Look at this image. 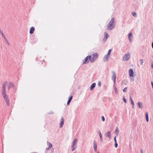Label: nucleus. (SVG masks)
<instances>
[{
  "label": "nucleus",
  "instance_id": "nucleus-1",
  "mask_svg": "<svg viewBox=\"0 0 153 153\" xmlns=\"http://www.w3.org/2000/svg\"><path fill=\"white\" fill-rule=\"evenodd\" d=\"M7 84L6 82H3L2 84V87L1 89V94L5 101L6 104L7 106L10 105L9 100L8 97L6 95V86Z\"/></svg>",
  "mask_w": 153,
  "mask_h": 153
},
{
  "label": "nucleus",
  "instance_id": "nucleus-2",
  "mask_svg": "<svg viewBox=\"0 0 153 153\" xmlns=\"http://www.w3.org/2000/svg\"><path fill=\"white\" fill-rule=\"evenodd\" d=\"M115 18H113L108 24L107 26V29L108 30H111L114 29L115 26V24L114 23Z\"/></svg>",
  "mask_w": 153,
  "mask_h": 153
},
{
  "label": "nucleus",
  "instance_id": "nucleus-3",
  "mask_svg": "<svg viewBox=\"0 0 153 153\" xmlns=\"http://www.w3.org/2000/svg\"><path fill=\"white\" fill-rule=\"evenodd\" d=\"M91 55L88 56L86 58L83 60V64H88L90 61L91 60Z\"/></svg>",
  "mask_w": 153,
  "mask_h": 153
},
{
  "label": "nucleus",
  "instance_id": "nucleus-4",
  "mask_svg": "<svg viewBox=\"0 0 153 153\" xmlns=\"http://www.w3.org/2000/svg\"><path fill=\"white\" fill-rule=\"evenodd\" d=\"M92 58L91 60V63H93L98 58V54L97 53H95L92 54Z\"/></svg>",
  "mask_w": 153,
  "mask_h": 153
},
{
  "label": "nucleus",
  "instance_id": "nucleus-5",
  "mask_svg": "<svg viewBox=\"0 0 153 153\" xmlns=\"http://www.w3.org/2000/svg\"><path fill=\"white\" fill-rule=\"evenodd\" d=\"M6 82H7V84L6 85V86L7 85L8 90H9L10 88H12V87L13 88V89H14L15 87H14V86L13 83H12V82H9L8 83V84H7V81H6Z\"/></svg>",
  "mask_w": 153,
  "mask_h": 153
},
{
  "label": "nucleus",
  "instance_id": "nucleus-6",
  "mask_svg": "<svg viewBox=\"0 0 153 153\" xmlns=\"http://www.w3.org/2000/svg\"><path fill=\"white\" fill-rule=\"evenodd\" d=\"M130 58L129 53H127L125 55L123 58V59L124 61H126L128 60Z\"/></svg>",
  "mask_w": 153,
  "mask_h": 153
},
{
  "label": "nucleus",
  "instance_id": "nucleus-7",
  "mask_svg": "<svg viewBox=\"0 0 153 153\" xmlns=\"http://www.w3.org/2000/svg\"><path fill=\"white\" fill-rule=\"evenodd\" d=\"M113 75L111 77V79L113 81L114 83L115 84L116 82V75L114 71H113L112 72Z\"/></svg>",
  "mask_w": 153,
  "mask_h": 153
},
{
  "label": "nucleus",
  "instance_id": "nucleus-8",
  "mask_svg": "<svg viewBox=\"0 0 153 153\" xmlns=\"http://www.w3.org/2000/svg\"><path fill=\"white\" fill-rule=\"evenodd\" d=\"M64 121L63 117H62L60 120V122L59 124L60 126L59 127L60 128H61L62 127L64 124Z\"/></svg>",
  "mask_w": 153,
  "mask_h": 153
},
{
  "label": "nucleus",
  "instance_id": "nucleus-9",
  "mask_svg": "<svg viewBox=\"0 0 153 153\" xmlns=\"http://www.w3.org/2000/svg\"><path fill=\"white\" fill-rule=\"evenodd\" d=\"M104 35L105 37L103 39V41L104 42H105L108 37L109 35L107 32H105L104 33Z\"/></svg>",
  "mask_w": 153,
  "mask_h": 153
},
{
  "label": "nucleus",
  "instance_id": "nucleus-10",
  "mask_svg": "<svg viewBox=\"0 0 153 153\" xmlns=\"http://www.w3.org/2000/svg\"><path fill=\"white\" fill-rule=\"evenodd\" d=\"M129 76L130 77H133L134 76V72L133 70L131 68L129 70Z\"/></svg>",
  "mask_w": 153,
  "mask_h": 153
},
{
  "label": "nucleus",
  "instance_id": "nucleus-11",
  "mask_svg": "<svg viewBox=\"0 0 153 153\" xmlns=\"http://www.w3.org/2000/svg\"><path fill=\"white\" fill-rule=\"evenodd\" d=\"M105 135L106 137H107L109 138H111V132L110 131H108L107 132H105Z\"/></svg>",
  "mask_w": 153,
  "mask_h": 153
},
{
  "label": "nucleus",
  "instance_id": "nucleus-12",
  "mask_svg": "<svg viewBox=\"0 0 153 153\" xmlns=\"http://www.w3.org/2000/svg\"><path fill=\"white\" fill-rule=\"evenodd\" d=\"M97 145L96 141L95 140L94 141V150L95 151H96L97 150Z\"/></svg>",
  "mask_w": 153,
  "mask_h": 153
},
{
  "label": "nucleus",
  "instance_id": "nucleus-13",
  "mask_svg": "<svg viewBox=\"0 0 153 153\" xmlns=\"http://www.w3.org/2000/svg\"><path fill=\"white\" fill-rule=\"evenodd\" d=\"M138 107L140 109H142L143 107L142 103L140 102H138L137 103Z\"/></svg>",
  "mask_w": 153,
  "mask_h": 153
},
{
  "label": "nucleus",
  "instance_id": "nucleus-14",
  "mask_svg": "<svg viewBox=\"0 0 153 153\" xmlns=\"http://www.w3.org/2000/svg\"><path fill=\"white\" fill-rule=\"evenodd\" d=\"M96 86V83H93L91 86L90 87V90L92 91L93 89Z\"/></svg>",
  "mask_w": 153,
  "mask_h": 153
},
{
  "label": "nucleus",
  "instance_id": "nucleus-15",
  "mask_svg": "<svg viewBox=\"0 0 153 153\" xmlns=\"http://www.w3.org/2000/svg\"><path fill=\"white\" fill-rule=\"evenodd\" d=\"M130 101L131 102V103L132 105V106L133 108H134V102L133 101V100L131 98V96H130Z\"/></svg>",
  "mask_w": 153,
  "mask_h": 153
},
{
  "label": "nucleus",
  "instance_id": "nucleus-16",
  "mask_svg": "<svg viewBox=\"0 0 153 153\" xmlns=\"http://www.w3.org/2000/svg\"><path fill=\"white\" fill-rule=\"evenodd\" d=\"M35 30V28L34 27H32L30 29V34H32L33 33V32Z\"/></svg>",
  "mask_w": 153,
  "mask_h": 153
},
{
  "label": "nucleus",
  "instance_id": "nucleus-17",
  "mask_svg": "<svg viewBox=\"0 0 153 153\" xmlns=\"http://www.w3.org/2000/svg\"><path fill=\"white\" fill-rule=\"evenodd\" d=\"M109 56L106 55H105L103 58V61L104 62H106L108 59V57Z\"/></svg>",
  "mask_w": 153,
  "mask_h": 153
},
{
  "label": "nucleus",
  "instance_id": "nucleus-18",
  "mask_svg": "<svg viewBox=\"0 0 153 153\" xmlns=\"http://www.w3.org/2000/svg\"><path fill=\"white\" fill-rule=\"evenodd\" d=\"M2 37L4 38V40L7 43V45H10V43L8 41L7 39L5 37V36L4 34H3L2 35Z\"/></svg>",
  "mask_w": 153,
  "mask_h": 153
},
{
  "label": "nucleus",
  "instance_id": "nucleus-19",
  "mask_svg": "<svg viewBox=\"0 0 153 153\" xmlns=\"http://www.w3.org/2000/svg\"><path fill=\"white\" fill-rule=\"evenodd\" d=\"M145 116H146V121L147 122H148L149 121V119L148 114V112H146V113Z\"/></svg>",
  "mask_w": 153,
  "mask_h": 153
},
{
  "label": "nucleus",
  "instance_id": "nucleus-20",
  "mask_svg": "<svg viewBox=\"0 0 153 153\" xmlns=\"http://www.w3.org/2000/svg\"><path fill=\"white\" fill-rule=\"evenodd\" d=\"M77 139L76 138H74V140L73 141V142H72V143H73L72 145H76L77 143Z\"/></svg>",
  "mask_w": 153,
  "mask_h": 153
},
{
  "label": "nucleus",
  "instance_id": "nucleus-21",
  "mask_svg": "<svg viewBox=\"0 0 153 153\" xmlns=\"http://www.w3.org/2000/svg\"><path fill=\"white\" fill-rule=\"evenodd\" d=\"M76 148V145H72L71 147L72 151H73Z\"/></svg>",
  "mask_w": 153,
  "mask_h": 153
},
{
  "label": "nucleus",
  "instance_id": "nucleus-22",
  "mask_svg": "<svg viewBox=\"0 0 153 153\" xmlns=\"http://www.w3.org/2000/svg\"><path fill=\"white\" fill-rule=\"evenodd\" d=\"M119 130L118 128L117 127L115 130V134L117 135H118L119 133Z\"/></svg>",
  "mask_w": 153,
  "mask_h": 153
},
{
  "label": "nucleus",
  "instance_id": "nucleus-23",
  "mask_svg": "<svg viewBox=\"0 0 153 153\" xmlns=\"http://www.w3.org/2000/svg\"><path fill=\"white\" fill-rule=\"evenodd\" d=\"M98 133L99 134V136H100V139L101 141H102V135L101 134V133L100 131H99Z\"/></svg>",
  "mask_w": 153,
  "mask_h": 153
},
{
  "label": "nucleus",
  "instance_id": "nucleus-24",
  "mask_svg": "<svg viewBox=\"0 0 153 153\" xmlns=\"http://www.w3.org/2000/svg\"><path fill=\"white\" fill-rule=\"evenodd\" d=\"M113 87L114 88L115 93L116 94H117V88L115 85V84L114 83V84L113 85Z\"/></svg>",
  "mask_w": 153,
  "mask_h": 153
},
{
  "label": "nucleus",
  "instance_id": "nucleus-25",
  "mask_svg": "<svg viewBox=\"0 0 153 153\" xmlns=\"http://www.w3.org/2000/svg\"><path fill=\"white\" fill-rule=\"evenodd\" d=\"M47 143H48V145L49 146V148H51L52 146V144L50 143L48 141L47 142Z\"/></svg>",
  "mask_w": 153,
  "mask_h": 153
},
{
  "label": "nucleus",
  "instance_id": "nucleus-26",
  "mask_svg": "<svg viewBox=\"0 0 153 153\" xmlns=\"http://www.w3.org/2000/svg\"><path fill=\"white\" fill-rule=\"evenodd\" d=\"M126 83H127V82H126V80H123L122 81V83L121 85V86H122L123 83H124V84L125 85H126Z\"/></svg>",
  "mask_w": 153,
  "mask_h": 153
},
{
  "label": "nucleus",
  "instance_id": "nucleus-27",
  "mask_svg": "<svg viewBox=\"0 0 153 153\" xmlns=\"http://www.w3.org/2000/svg\"><path fill=\"white\" fill-rule=\"evenodd\" d=\"M140 64L141 65H143V63L144 62V60L143 59H141L140 60Z\"/></svg>",
  "mask_w": 153,
  "mask_h": 153
},
{
  "label": "nucleus",
  "instance_id": "nucleus-28",
  "mask_svg": "<svg viewBox=\"0 0 153 153\" xmlns=\"http://www.w3.org/2000/svg\"><path fill=\"white\" fill-rule=\"evenodd\" d=\"M73 98V96L72 95H70L69 96V98H68V100H70L71 101L72 99Z\"/></svg>",
  "mask_w": 153,
  "mask_h": 153
},
{
  "label": "nucleus",
  "instance_id": "nucleus-29",
  "mask_svg": "<svg viewBox=\"0 0 153 153\" xmlns=\"http://www.w3.org/2000/svg\"><path fill=\"white\" fill-rule=\"evenodd\" d=\"M111 49H110V50H109L108 51V53L107 54V55H108V56H109L110 55V54L111 52Z\"/></svg>",
  "mask_w": 153,
  "mask_h": 153
},
{
  "label": "nucleus",
  "instance_id": "nucleus-30",
  "mask_svg": "<svg viewBox=\"0 0 153 153\" xmlns=\"http://www.w3.org/2000/svg\"><path fill=\"white\" fill-rule=\"evenodd\" d=\"M132 34V33H129V34L128 35V37L129 38V40H131L130 37L131 36Z\"/></svg>",
  "mask_w": 153,
  "mask_h": 153
},
{
  "label": "nucleus",
  "instance_id": "nucleus-31",
  "mask_svg": "<svg viewBox=\"0 0 153 153\" xmlns=\"http://www.w3.org/2000/svg\"><path fill=\"white\" fill-rule=\"evenodd\" d=\"M132 15L134 17H136L137 14L136 13L134 12H132Z\"/></svg>",
  "mask_w": 153,
  "mask_h": 153
},
{
  "label": "nucleus",
  "instance_id": "nucleus-32",
  "mask_svg": "<svg viewBox=\"0 0 153 153\" xmlns=\"http://www.w3.org/2000/svg\"><path fill=\"white\" fill-rule=\"evenodd\" d=\"M127 87H125V88L123 89V92H126V91L127 90Z\"/></svg>",
  "mask_w": 153,
  "mask_h": 153
},
{
  "label": "nucleus",
  "instance_id": "nucleus-33",
  "mask_svg": "<svg viewBox=\"0 0 153 153\" xmlns=\"http://www.w3.org/2000/svg\"><path fill=\"white\" fill-rule=\"evenodd\" d=\"M123 100L124 101V102L125 103H126V99L125 98V97H123Z\"/></svg>",
  "mask_w": 153,
  "mask_h": 153
},
{
  "label": "nucleus",
  "instance_id": "nucleus-34",
  "mask_svg": "<svg viewBox=\"0 0 153 153\" xmlns=\"http://www.w3.org/2000/svg\"><path fill=\"white\" fill-rule=\"evenodd\" d=\"M98 85L100 87L101 85V82L100 81H99L98 83Z\"/></svg>",
  "mask_w": 153,
  "mask_h": 153
},
{
  "label": "nucleus",
  "instance_id": "nucleus-35",
  "mask_svg": "<svg viewBox=\"0 0 153 153\" xmlns=\"http://www.w3.org/2000/svg\"><path fill=\"white\" fill-rule=\"evenodd\" d=\"M118 146V144L117 143H115V144H114V146L116 148Z\"/></svg>",
  "mask_w": 153,
  "mask_h": 153
},
{
  "label": "nucleus",
  "instance_id": "nucleus-36",
  "mask_svg": "<svg viewBox=\"0 0 153 153\" xmlns=\"http://www.w3.org/2000/svg\"><path fill=\"white\" fill-rule=\"evenodd\" d=\"M53 114V111H50V112L48 113V114Z\"/></svg>",
  "mask_w": 153,
  "mask_h": 153
},
{
  "label": "nucleus",
  "instance_id": "nucleus-37",
  "mask_svg": "<svg viewBox=\"0 0 153 153\" xmlns=\"http://www.w3.org/2000/svg\"><path fill=\"white\" fill-rule=\"evenodd\" d=\"M102 120L103 121H104L105 120V118L103 116H102Z\"/></svg>",
  "mask_w": 153,
  "mask_h": 153
},
{
  "label": "nucleus",
  "instance_id": "nucleus-38",
  "mask_svg": "<svg viewBox=\"0 0 153 153\" xmlns=\"http://www.w3.org/2000/svg\"><path fill=\"white\" fill-rule=\"evenodd\" d=\"M71 102V101L68 100V101L67 102V105H69V104L70 102Z\"/></svg>",
  "mask_w": 153,
  "mask_h": 153
},
{
  "label": "nucleus",
  "instance_id": "nucleus-39",
  "mask_svg": "<svg viewBox=\"0 0 153 153\" xmlns=\"http://www.w3.org/2000/svg\"><path fill=\"white\" fill-rule=\"evenodd\" d=\"M114 141H115V143H117V141H116V137L115 136L114 138Z\"/></svg>",
  "mask_w": 153,
  "mask_h": 153
},
{
  "label": "nucleus",
  "instance_id": "nucleus-40",
  "mask_svg": "<svg viewBox=\"0 0 153 153\" xmlns=\"http://www.w3.org/2000/svg\"><path fill=\"white\" fill-rule=\"evenodd\" d=\"M151 67L152 68H153V62H152V64H151Z\"/></svg>",
  "mask_w": 153,
  "mask_h": 153
},
{
  "label": "nucleus",
  "instance_id": "nucleus-41",
  "mask_svg": "<svg viewBox=\"0 0 153 153\" xmlns=\"http://www.w3.org/2000/svg\"><path fill=\"white\" fill-rule=\"evenodd\" d=\"M50 148H49V147H48V148H46V151L48 150H49Z\"/></svg>",
  "mask_w": 153,
  "mask_h": 153
},
{
  "label": "nucleus",
  "instance_id": "nucleus-42",
  "mask_svg": "<svg viewBox=\"0 0 153 153\" xmlns=\"http://www.w3.org/2000/svg\"><path fill=\"white\" fill-rule=\"evenodd\" d=\"M141 153H143V152L142 149L140 150Z\"/></svg>",
  "mask_w": 153,
  "mask_h": 153
},
{
  "label": "nucleus",
  "instance_id": "nucleus-43",
  "mask_svg": "<svg viewBox=\"0 0 153 153\" xmlns=\"http://www.w3.org/2000/svg\"><path fill=\"white\" fill-rule=\"evenodd\" d=\"M152 48L153 49V42L152 43Z\"/></svg>",
  "mask_w": 153,
  "mask_h": 153
},
{
  "label": "nucleus",
  "instance_id": "nucleus-44",
  "mask_svg": "<svg viewBox=\"0 0 153 153\" xmlns=\"http://www.w3.org/2000/svg\"><path fill=\"white\" fill-rule=\"evenodd\" d=\"M134 81V79H133V80L132 81Z\"/></svg>",
  "mask_w": 153,
  "mask_h": 153
},
{
  "label": "nucleus",
  "instance_id": "nucleus-45",
  "mask_svg": "<svg viewBox=\"0 0 153 153\" xmlns=\"http://www.w3.org/2000/svg\"><path fill=\"white\" fill-rule=\"evenodd\" d=\"M97 153H99V152H97Z\"/></svg>",
  "mask_w": 153,
  "mask_h": 153
},
{
  "label": "nucleus",
  "instance_id": "nucleus-46",
  "mask_svg": "<svg viewBox=\"0 0 153 153\" xmlns=\"http://www.w3.org/2000/svg\"><path fill=\"white\" fill-rule=\"evenodd\" d=\"M74 153H76V152H74Z\"/></svg>",
  "mask_w": 153,
  "mask_h": 153
}]
</instances>
